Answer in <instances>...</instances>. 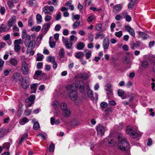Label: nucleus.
<instances>
[{
    "mask_svg": "<svg viewBox=\"0 0 155 155\" xmlns=\"http://www.w3.org/2000/svg\"><path fill=\"white\" fill-rule=\"evenodd\" d=\"M37 136H41L42 138L43 139L45 140L46 139L47 135L45 133H43L39 134L37 135Z\"/></svg>",
    "mask_w": 155,
    "mask_h": 155,
    "instance_id": "43",
    "label": "nucleus"
},
{
    "mask_svg": "<svg viewBox=\"0 0 155 155\" xmlns=\"http://www.w3.org/2000/svg\"><path fill=\"white\" fill-rule=\"evenodd\" d=\"M71 124L73 126H75L78 125L79 124L77 121L73 120L71 121Z\"/></svg>",
    "mask_w": 155,
    "mask_h": 155,
    "instance_id": "61",
    "label": "nucleus"
},
{
    "mask_svg": "<svg viewBox=\"0 0 155 155\" xmlns=\"http://www.w3.org/2000/svg\"><path fill=\"white\" fill-rule=\"evenodd\" d=\"M33 49H29V48H27V50L26 51V52L28 54L29 53L30 56H32L34 55V52L33 51Z\"/></svg>",
    "mask_w": 155,
    "mask_h": 155,
    "instance_id": "42",
    "label": "nucleus"
},
{
    "mask_svg": "<svg viewBox=\"0 0 155 155\" xmlns=\"http://www.w3.org/2000/svg\"><path fill=\"white\" fill-rule=\"evenodd\" d=\"M60 107L61 109L62 110H65L67 108V104L65 102H62L61 104Z\"/></svg>",
    "mask_w": 155,
    "mask_h": 155,
    "instance_id": "37",
    "label": "nucleus"
},
{
    "mask_svg": "<svg viewBox=\"0 0 155 155\" xmlns=\"http://www.w3.org/2000/svg\"><path fill=\"white\" fill-rule=\"evenodd\" d=\"M102 27V24L101 23H98L96 25L95 29L97 31H99L101 29Z\"/></svg>",
    "mask_w": 155,
    "mask_h": 155,
    "instance_id": "50",
    "label": "nucleus"
},
{
    "mask_svg": "<svg viewBox=\"0 0 155 155\" xmlns=\"http://www.w3.org/2000/svg\"><path fill=\"white\" fill-rule=\"evenodd\" d=\"M71 85L75 86L76 89L77 88H79L80 91L81 93H84V87L83 83L81 81L77 82L76 84L74 85L73 84Z\"/></svg>",
    "mask_w": 155,
    "mask_h": 155,
    "instance_id": "10",
    "label": "nucleus"
},
{
    "mask_svg": "<svg viewBox=\"0 0 155 155\" xmlns=\"http://www.w3.org/2000/svg\"><path fill=\"white\" fill-rule=\"evenodd\" d=\"M126 133L132 137L136 138L137 136V132L133 130V128L130 126H127L126 129Z\"/></svg>",
    "mask_w": 155,
    "mask_h": 155,
    "instance_id": "5",
    "label": "nucleus"
},
{
    "mask_svg": "<svg viewBox=\"0 0 155 155\" xmlns=\"http://www.w3.org/2000/svg\"><path fill=\"white\" fill-rule=\"evenodd\" d=\"M81 78L84 80H86L89 78V75L86 73H83L80 74Z\"/></svg>",
    "mask_w": 155,
    "mask_h": 155,
    "instance_id": "33",
    "label": "nucleus"
},
{
    "mask_svg": "<svg viewBox=\"0 0 155 155\" xmlns=\"http://www.w3.org/2000/svg\"><path fill=\"white\" fill-rule=\"evenodd\" d=\"M35 95H31L25 100V102L26 103H28L29 102H33L35 100Z\"/></svg>",
    "mask_w": 155,
    "mask_h": 155,
    "instance_id": "28",
    "label": "nucleus"
},
{
    "mask_svg": "<svg viewBox=\"0 0 155 155\" xmlns=\"http://www.w3.org/2000/svg\"><path fill=\"white\" fill-rule=\"evenodd\" d=\"M48 6H45L42 8L43 11L45 14L49 13L48 11Z\"/></svg>",
    "mask_w": 155,
    "mask_h": 155,
    "instance_id": "48",
    "label": "nucleus"
},
{
    "mask_svg": "<svg viewBox=\"0 0 155 155\" xmlns=\"http://www.w3.org/2000/svg\"><path fill=\"white\" fill-rule=\"evenodd\" d=\"M31 112V110L28 109H26L25 111V114L26 116H29Z\"/></svg>",
    "mask_w": 155,
    "mask_h": 155,
    "instance_id": "58",
    "label": "nucleus"
},
{
    "mask_svg": "<svg viewBox=\"0 0 155 155\" xmlns=\"http://www.w3.org/2000/svg\"><path fill=\"white\" fill-rule=\"evenodd\" d=\"M64 50L63 48H61L59 50V55L60 58H63L64 57Z\"/></svg>",
    "mask_w": 155,
    "mask_h": 155,
    "instance_id": "32",
    "label": "nucleus"
},
{
    "mask_svg": "<svg viewBox=\"0 0 155 155\" xmlns=\"http://www.w3.org/2000/svg\"><path fill=\"white\" fill-rule=\"evenodd\" d=\"M107 91V94L108 98L113 97V93L112 91V90Z\"/></svg>",
    "mask_w": 155,
    "mask_h": 155,
    "instance_id": "41",
    "label": "nucleus"
},
{
    "mask_svg": "<svg viewBox=\"0 0 155 155\" xmlns=\"http://www.w3.org/2000/svg\"><path fill=\"white\" fill-rule=\"evenodd\" d=\"M51 25V24L50 22H48L43 25L42 30L44 34H46L48 31Z\"/></svg>",
    "mask_w": 155,
    "mask_h": 155,
    "instance_id": "17",
    "label": "nucleus"
},
{
    "mask_svg": "<svg viewBox=\"0 0 155 155\" xmlns=\"http://www.w3.org/2000/svg\"><path fill=\"white\" fill-rule=\"evenodd\" d=\"M63 110V112L62 114L64 117H70L71 114V111L69 109L67 108Z\"/></svg>",
    "mask_w": 155,
    "mask_h": 155,
    "instance_id": "19",
    "label": "nucleus"
},
{
    "mask_svg": "<svg viewBox=\"0 0 155 155\" xmlns=\"http://www.w3.org/2000/svg\"><path fill=\"white\" fill-rule=\"evenodd\" d=\"M6 130L3 128H0V138L3 137L5 135Z\"/></svg>",
    "mask_w": 155,
    "mask_h": 155,
    "instance_id": "34",
    "label": "nucleus"
},
{
    "mask_svg": "<svg viewBox=\"0 0 155 155\" xmlns=\"http://www.w3.org/2000/svg\"><path fill=\"white\" fill-rule=\"evenodd\" d=\"M109 45V40L108 38L105 37L103 41V46L104 50L107 49Z\"/></svg>",
    "mask_w": 155,
    "mask_h": 155,
    "instance_id": "12",
    "label": "nucleus"
},
{
    "mask_svg": "<svg viewBox=\"0 0 155 155\" xmlns=\"http://www.w3.org/2000/svg\"><path fill=\"white\" fill-rule=\"evenodd\" d=\"M67 91H71L69 94V96L70 99L72 101L76 100L78 97V94L76 91L75 86L72 85H69L66 87Z\"/></svg>",
    "mask_w": 155,
    "mask_h": 155,
    "instance_id": "1",
    "label": "nucleus"
},
{
    "mask_svg": "<svg viewBox=\"0 0 155 155\" xmlns=\"http://www.w3.org/2000/svg\"><path fill=\"white\" fill-rule=\"evenodd\" d=\"M84 44L83 42H80L78 43L77 46V48L79 50H82L84 47Z\"/></svg>",
    "mask_w": 155,
    "mask_h": 155,
    "instance_id": "31",
    "label": "nucleus"
},
{
    "mask_svg": "<svg viewBox=\"0 0 155 155\" xmlns=\"http://www.w3.org/2000/svg\"><path fill=\"white\" fill-rule=\"evenodd\" d=\"M29 121V120L26 117H24L19 120V123L21 125H23Z\"/></svg>",
    "mask_w": 155,
    "mask_h": 155,
    "instance_id": "26",
    "label": "nucleus"
},
{
    "mask_svg": "<svg viewBox=\"0 0 155 155\" xmlns=\"http://www.w3.org/2000/svg\"><path fill=\"white\" fill-rule=\"evenodd\" d=\"M21 86L24 89H26L29 86V79L28 77H25L22 79Z\"/></svg>",
    "mask_w": 155,
    "mask_h": 155,
    "instance_id": "7",
    "label": "nucleus"
},
{
    "mask_svg": "<svg viewBox=\"0 0 155 155\" xmlns=\"http://www.w3.org/2000/svg\"><path fill=\"white\" fill-rule=\"evenodd\" d=\"M122 9L120 4H118L115 5L113 8V12L115 13H119Z\"/></svg>",
    "mask_w": 155,
    "mask_h": 155,
    "instance_id": "14",
    "label": "nucleus"
},
{
    "mask_svg": "<svg viewBox=\"0 0 155 155\" xmlns=\"http://www.w3.org/2000/svg\"><path fill=\"white\" fill-rule=\"evenodd\" d=\"M107 104L105 102H101L100 104V106L102 108H105L107 107Z\"/></svg>",
    "mask_w": 155,
    "mask_h": 155,
    "instance_id": "59",
    "label": "nucleus"
},
{
    "mask_svg": "<svg viewBox=\"0 0 155 155\" xmlns=\"http://www.w3.org/2000/svg\"><path fill=\"white\" fill-rule=\"evenodd\" d=\"M36 18L38 24H40L42 22V16L41 15L37 14L36 16Z\"/></svg>",
    "mask_w": 155,
    "mask_h": 155,
    "instance_id": "30",
    "label": "nucleus"
},
{
    "mask_svg": "<svg viewBox=\"0 0 155 155\" xmlns=\"http://www.w3.org/2000/svg\"><path fill=\"white\" fill-rule=\"evenodd\" d=\"M9 63L13 66H16L18 64V60L15 58H10L9 61Z\"/></svg>",
    "mask_w": 155,
    "mask_h": 155,
    "instance_id": "18",
    "label": "nucleus"
},
{
    "mask_svg": "<svg viewBox=\"0 0 155 155\" xmlns=\"http://www.w3.org/2000/svg\"><path fill=\"white\" fill-rule=\"evenodd\" d=\"M16 16L14 15H13L9 18L8 21L7 25L10 29L11 27L15 24L16 21Z\"/></svg>",
    "mask_w": 155,
    "mask_h": 155,
    "instance_id": "9",
    "label": "nucleus"
},
{
    "mask_svg": "<svg viewBox=\"0 0 155 155\" xmlns=\"http://www.w3.org/2000/svg\"><path fill=\"white\" fill-rule=\"evenodd\" d=\"M42 73L41 70H38L35 71L33 76V78L35 79L39 80V76H40Z\"/></svg>",
    "mask_w": 155,
    "mask_h": 155,
    "instance_id": "21",
    "label": "nucleus"
},
{
    "mask_svg": "<svg viewBox=\"0 0 155 155\" xmlns=\"http://www.w3.org/2000/svg\"><path fill=\"white\" fill-rule=\"evenodd\" d=\"M138 34L139 36L142 38L143 40L146 39L148 37V36L147 34L143 32H139Z\"/></svg>",
    "mask_w": 155,
    "mask_h": 155,
    "instance_id": "25",
    "label": "nucleus"
},
{
    "mask_svg": "<svg viewBox=\"0 0 155 155\" xmlns=\"http://www.w3.org/2000/svg\"><path fill=\"white\" fill-rule=\"evenodd\" d=\"M28 46H25L28 47V48H29V49H34L35 48L36 45L35 41L34 40H32L31 42H30L28 44Z\"/></svg>",
    "mask_w": 155,
    "mask_h": 155,
    "instance_id": "20",
    "label": "nucleus"
},
{
    "mask_svg": "<svg viewBox=\"0 0 155 155\" xmlns=\"http://www.w3.org/2000/svg\"><path fill=\"white\" fill-rule=\"evenodd\" d=\"M115 35L116 37L120 38L122 35V32L121 31L116 32L115 33Z\"/></svg>",
    "mask_w": 155,
    "mask_h": 155,
    "instance_id": "46",
    "label": "nucleus"
},
{
    "mask_svg": "<svg viewBox=\"0 0 155 155\" xmlns=\"http://www.w3.org/2000/svg\"><path fill=\"white\" fill-rule=\"evenodd\" d=\"M43 55L40 54H38L36 56L37 60L38 61H41L43 60Z\"/></svg>",
    "mask_w": 155,
    "mask_h": 155,
    "instance_id": "38",
    "label": "nucleus"
},
{
    "mask_svg": "<svg viewBox=\"0 0 155 155\" xmlns=\"http://www.w3.org/2000/svg\"><path fill=\"white\" fill-rule=\"evenodd\" d=\"M53 38V37L51 36L49 38V44L50 47L51 48H54L56 45V42L51 41L52 39Z\"/></svg>",
    "mask_w": 155,
    "mask_h": 155,
    "instance_id": "23",
    "label": "nucleus"
},
{
    "mask_svg": "<svg viewBox=\"0 0 155 155\" xmlns=\"http://www.w3.org/2000/svg\"><path fill=\"white\" fill-rule=\"evenodd\" d=\"M87 93L88 96L91 98H92L93 97V91L90 89L89 87H88L87 88Z\"/></svg>",
    "mask_w": 155,
    "mask_h": 155,
    "instance_id": "29",
    "label": "nucleus"
},
{
    "mask_svg": "<svg viewBox=\"0 0 155 155\" xmlns=\"http://www.w3.org/2000/svg\"><path fill=\"white\" fill-rule=\"evenodd\" d=\"M61 26L59 24H57L56 25L55 27V30L57 31H59L61 28Z\"/></svg>",
    "mask_w": 155,
    "mask_h": 155,
    "instance_id": "64",
    "label": "nucleus"
},
{
    "mask_svg": "<svg viewBox=\"0 0 155 155\" xmlns=\"http://www.w3.org/2000/svg\"><path fill=\"white\" fill-rule=\"evenodd\" d=\"M10 71L7 70H4L3 71L4 75L6 76H8L9 74L10 71Z\"/></svg>",
    "mask_w": 155,
    "mask_h": 155,
    "instance_id": "62",
    "label": "nucleus"
},
{
    "mask_svg": "<svg viewBox=\"0 0 155 155\" xmlns=\"http://www.w3.org/2000/svg\"><path fill=\"white\" fill-rule=\"evenodd\" d=\"M13 78L16 81H21L22 77L19 73L16 72L13 74Z\"/></svg>",
    "mask_w": 155,
    "mask_h": 155,
    "instance_id": "13",
    "label": "nucleus"
},
{
    "mask_svg": "<svg viewBox=\"0 0 155 155\" xmlns=\"http://www.w3.org/2000/svg\"><path fill=\"white\" fill-rule=\"evenodd\" d=\"M21 37L23 39H25L24 44L25 46H28L29 43L31 41L30 35H28L27 31L25 30H23L22 32Z\"/></svg>",
    "mask_w": 155,
    "mask_h": 155,
    "instance_id": "4",
    "label": "nucleus"
},
{
    "mask_svg": "<svg viewBox=\"0 0 155 155\" xmlns=\"http://www.w3.org/2000/svg\"><path fill=\"white\" fill-rule=\"evenodd\" d=\"M80 18V15H74L73 14L72 15V19L74 21V19L77 20L79 21Z\"/></svg>",
    "mask_w": 155,
    "mask_h": 155,
    "instance_id": "51",
    "label": "nucleus"
},
{
    "mask_svg": "<svg viewBox=\"0 0 155 155\" xmlns=\"http://www.w3.org/2000/svg\"><path fill=\"white\" fill-rule=\"evenodd\" d=\"M41 26H33L31 29V31H35L38 32L40 31L41 29Z\"/></svg>",
    "mask_w": 155,
    "mask_h": 155,
    "instance_id": "36",
    "label": "nucleus"
},
{
    "mask_svg": "<svg viewBox=\"0 0 155 155\" xmlns=\"http://www.w3.org/2000/svg\"><path fill=\"white\" fill-rule=\"evenodd\" d=\"M141 65L143 68H147L149 66V63L147 61H143L141 62Z\"/></svg>",
    "mask_w": 155,
    "mask_h": 155,
    "instance_id": "27",
    "label": "nucleus"
},
{
    "mask_svg": "<svg viewBox=\"0 0 155 155\" xmlns=\"http://www.w3.org/2000/svg\"><path fill=\"white\" fill-rule=\"evenodd\" d=\"M54 149V145L53 143H51L49 147V151L50 152H52Z\"/></svg>",
    "mask_w": 155,
    "mask_h": 155,
    "instance_id": "49",
    "label": "nucleus"
},
{
    "mask_svg": "<svg viewBox=\"0 0 155 155\" xmlns=\"http://www.w3.org/2000/svg\"><path fill=\"white\" fill-rule=\"evenodd\" d=\"M80 21L77 20L72 25L73 28L74 29H76L78 26L80 25Z\"/></svg>",
    "mask_w": 155,
    "mask_h": 155,
    "instance_id": "39",
    "label": "nucleus"
},
{
    "mask_svg": "<svg viewBox=\"0 0 155 155\" xmlns=\"http://www.w3.org/2000/svg\"><path fill=\"white\" fill-rule=\"evenodd\" d=\"M96 130L98 135L101 136L104 135L105 131V129L104 127L98 125L97 126Z\"/></svg>",
    "mask_w": 155,
    "mask_h": 155,
    "instance_id": "11",
    "label": "nucleus"
},
{
    "mask_svg": "<svg viewBox=\"0 0 155 155\" xmlns=\"http://www.w3.org/2000/svg\"><path fill=\"white\" fill-rule=\"evenodd\" d=\"M47 60L48 61L52 63L55 61V58L54 56H48L47 58Z\"/></svg>",
    "mask_w": 155,
    "mask_h": 155,
    "instance_id": "35",
    "label": "nucleus"
},
{
    "mask_svg": "<svg viewBox=\"0 0 155 155\" xmlns=\"http://www.w3.org/2000/svg\"><path fill=\"white\" fill-rule=\"evenodd\" d=\"M61 18V12H58L56 18V20L58 21Z\"/></svg>",
    "mask_w": 155,
    "mask_h": 155,
    "instance_id": "63",
    "label": "nucleus"
},
{
    "mask_svg": "<svg viewBox=\"0 0 155 155\" xmlns=\"http://www.w3.org/2000/svg\"><path fill=\"white\" fill-rule=\"evenodd\" d=\"M104 142H106V144H107V142H108V144H112L114 143V140L113 139H111L110 140V141H109V140H108L106 138L104 139Z\"/></svg>",
    "mask_w": 155,
    "mask_h": 155,
    "instance_id": "55",
    "label": "nucleus"
},
{
    "mask_svg": "<svg viewBox=\"0 0 155 155\" xmlns=\"http://www.w3.org/2000/svg\"><path fill=\"white\" fill-rule=\"evenodd\" d=\"M62 41L64 43L66 47L68 49H71L72 47V42L69 41L68 38H65L64 37H62Z\"/></svg>",
    "mask_w": 155,
    "mask_h": 155,
    "instance_id": "6",
    "label": "nucleus"
},
{
    "mask_svg": "<svg viewBox=\"0 0 155 155\" xmlns=\"http://www.w3.org/2000/svg\"><path fill=\"white\" fill-rule=\"evenodd\" d=\"M117 94L119 96L121 97L124 94V92L122 90L119 89L117 91Z\"/></svg>",
    "mask_w": 155,
    "mask_h": 155,
    "instance_id": "56",
    "label": "nucleus"
},
{
    "mask_svg": "<svg viewBox=\"0 0 155 155\" xmlns=\"http://www.w3.org/2000/svg\"><path fill=\"white\" fill-rule=\"evenodd\" d=\"M94 36L93 35H92L91 33H89L88 35V38L89 41L90 42L93 41L94 40Z\"/></svg>",
    "mask_w": 155,
    "mask_h": 155,
    "instance_id": "47",
    "label": "nucleus"
},
{
    "mask_svg": "<svg viewBox=\"0 0 155 155\" xmlns=\"http://www.w3.org/2000/svg\"><path fill=\"white\" fill-rule=\"evenodd\" d=\"M40 127L38 123L36 122L33 125V128L35 130L38 129Z\"/></svg>",
    "mask_w": 155,
    "mask_h": 155,
    "instance_id": "52",
    "label": "nucleus"
},
{
    "mask_svg": "<svg viewBox=\"0 0 155 155\" xmlns=\"http://www.w3.org/2000/svg\"><path fill=\"white\" fill-rule=\"evenodd\" d=\"M52 105L54 108H56L59 106V103L57 101H55L52 102Z\"/></svg>",
    "mask_w": 155,
    "mask_h": 155,
    "instance_id": "44",
    "label": "nucleus"
},
{
    "mask_svg": "<svg viewBox=\"0 0 155 155\" xmlns=\"http://www.w3.org/2000/svg\"><path fill=\"white\" fill-rule=\"evenodd\" d=\"M10 143H6L3 144V148L8 149L10 147Z\"/></svg>",
    "mask_w": 155,
    "mask_h": 155,
    "instance_id": "53",
    "label": "nucleus"
},
{
    "mask_svg": "<svg viewBox=\"0 0 155 155\" xmlns=\"http://www.w3.org/2000/svg\"><path fill=\"white\" fill-rule=\"evenodd\" d=\"M83 55V53L81 52H79L77 53L75 57L77 58H81Z\"/></svg>",
    "mask_w": 155,
    "mask_h": 155,
    "instance_id": "45",
    "label": "nucleus"
},
{
    "mask_svg": "<svg viewBox=\"0 0 155 155\" xmlns=\"http://www.w3.org/2000/svg\"><path fill=\"white\" fill-rule=\"evenodd\" d=\"M106 86L107 87V88L106 89V91L112 90V89H111L112 85L110 83H108L107 84Z\"/></svg>",
    "mask_w": 155,
    "mask_h": 155,
    "instance_id": "57",
    "label": "nucleus"
},
{
    "mask_svg": "<svg viewBox=\"0 0 155 155\" xmlns=\"http://www.w3.org/2000/svg\"><path fill=\"white\" fill-rule=\"evenodd\" d=\"M21 39H18L15 41L14 49L16 52H18L20 50L21 47L20 45L21 44Z\"/></svg>",
    "mask_w": 155,
    "mask_h": 155,
    "instance_id": "8",
    "label": "nucleus"
},
{
    "mask_svg": "<svg viewBox=\"0 0 155 155\" xmlns=\"http://www.w3.org/2000/svg\"><path fill=\"white\" fill-rule=\"evenodd\" d=\"M28 135L27 134H25L23 135L21 137L19 142V144H21L23 140H25V139H26V138H27L28 137Z\"/></svg>",
    "mask_w": 155,
    "mask_h": 155,
    "instance_id": "40",
    "label": "nucleus"
},
{
    "mask_svg": "<svg viewBox=\"0 0 155 155\" xmlns=\"http://www.w3.org/2000/svg\"><path fill=\"white\" fill-rule=\"evenodd\" d=\"M3 25L2 24L0 26V32L7 31L10 29L7 25L5 27H3Z\"/></svg>",
    "mask_w": 155,
    "mask_h": 155,
    "instance_id": "24",
    "label": "nucleus"
},
{
    "mask_svg": "<svg viewBox=\"0 0 155 155\" xmlns=\"http://www.w3.org/2000/svg\"><path fill=\"white\" fill-rule=\"evenodd\" d=\"M29 64L25 61H21V71L23 74L26 75L29 74Z\"/></svg>",
    "mask_w": 155,
    "mask_h": 155,
    "instance_id": "3",
    "label": "nucleus"
},
{
    "mask_svg": "<svg viewBox=\"0 0 155 155\" xmlns=\"http://www.w3.org/2000/svg\"><path fill=\"white\" fill-rule=\"evenodd\" d=\"M118 139L119 141L118 144V147L122 151H126L128 150L130 144L129 142L125 139H122L121 137H118Z\"/></svg>",
    "mask_w": 155,
    "mask_h": 155,
    "instance_id": "2",
    "label": "nucleus"
},
{
    "mask_svg": "<svg viewBox=\"0 0 155 155\" xmlns=\"http://www.w3.org/2000/svg\"><path fill=\"white\" fill-rule=\"evenodd\" d=\"M125 30L127 31L131 36H135V32L134 29L129 26H125Z\"/></svg>",
    "mask_w": 155,
    "mask_h": 155,
    "instance_id": "15",
    "label": "nucleus"
},
{
    "mask_svg": "<svg viewBox=\"0 0 155 155\" xmlns=\"http://www.w3.org/2000/svg\"><path fill=\"white\" fill-rule=\"evenodd\" d=\"M70 41L72 42L74 40L76 41L78 39V38L74 35H71L70 36Z\"/></svg>",
    "mask_w": 155,
    "mask_h": 155,
    "instance_id": "54",
    "label": "nucleus"
},
{
    "mask_svg": "<svg viewBox=\"0 0 155 155\" xmlns=\"http://www.w3.org/2000/svg\"><path fill=\"white\" fill-rule=\"evenodd\" d=\"M40 84L39 83H34L30 85V88L31 89V93H36L37 89V88L38 85Z\"/></svg>",
    "mask_w": 155,
    "mask_h": 155,
    "instance_id": "16",
    "label": "nucleus"
},
{
    "mask_svg": "<svg viewBox=\"0 0 155 155\" xmlns=\"http://www.w3.org/2000/svg\"><path fill=\"white\" fill-rule=\"evenodd\" d=\"M105 35L103 34L102 31H100L96 34L95 37V39H97L100 37V38L101 39H102L105 37Z\"/></svg>",
    "mask_w": 155,
    "mask_h": 155,
    "instance_id": "22",
    "label": "nucleus"
},
{
    "mask_svg": "<svg viewBox=\"0 0 155 155\" xmlns=\"http://www.w3.org/2000/svg\"><path fill=\"white\" fill-rule=\"evenodd\" d=\"M29 4L31 6H34L36 5V2L35 0H30L29 1Z\"/></svg>",
    "mask_w": 155,
    "mask_h": 155,
    "instance_id": "60",
    "label": "nucleus"
}]
</instances>
